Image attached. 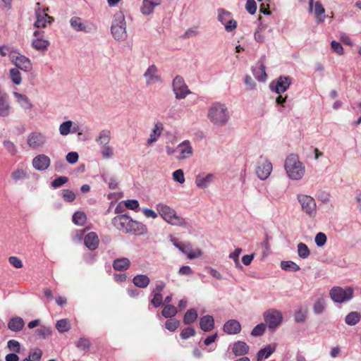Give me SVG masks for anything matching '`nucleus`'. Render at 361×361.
<instances>
[{"label": "nucleus", "mask_w": 361, "mask_h": 361, "mask_svg": "<svg viewBox=\"0 0 361 361\" xmlns=\"http://www.w3.org/2000/svg\"><path fill=\"white\" fill-rule=\"evenodd\" d=\"M326 235L322 232L318 233L314 238L315 243L318 247L324 246L326 243Z\"/></svg>", "instance_id": "13d9d810"}, {"label": "nucleus", "mask_w": 361, "mask_h": 361, "mask_svg": "<svg viewBox=\"0 0 361 361\" xmlns=\"http://www.w3.org/2000/svg\"><path fill=\"white\" fill-rule=\"evenodd\" d=\"M11 111V106L7 99L6 94L0 95V116L5 117L8 116Z\"/></svg>", "instance_id": "2f4dec72"}, {"label": "nucleus", "mask_w": 361, "mask_h": 361, "mask_svg": "<svg viewBox=\"0 0 361 361\" xmlns=\"http://www.w3.org/2000/svg\"><path fill=\"white\" fill-rule=\"evenodd\" d=\"M111 140V133L109 130H102L96 139L97 142L101 145H107Z\"/></svg>", "instance_id": "58836bf2"}, {"label": "nucleus", "mask_w": 361, "mask_h": 361, "mask_svg": "<svg viewBox=\"0 0 361 361\" xmlns=\"http://www.w3.org/2000/svg\"><path fill=\"white\" fill-rule=\"evenodd\" d=\"M177 314V309L172 305H166L162 310V315L165 318L174 317Z\"/></svg>", "instance_id": "c03bdc74"}, {"label": "nucleus", "mask_w": 361, "mask_h": 361, "mask_svg": "<svg viewBox=\"0 0 361 361\" xmlns=\"http://www.w3.org/2000/svg\"><path fill=\"white\" fill-rule=\"evenodd\" d=\"M102 178L111 189H116L118 186V180L114 176L105 173L102 174Z\"/></svg>", "instance_id": "a19ab883"}, {"label": "nucleus", "mask_w": 361, "mask_h": 361, "mask_svg": "<svg viewBox=\"0 0 361 361\" xmlns=\"http://www.w3.org/2000/svg\"><path fill=\"white\" fill-rule=\"evenodd\" d=\"M232 350L235 356L244 355L247 353L249 346L243 341H238L234 343Z\"/></svg>", "instance_id": "473e14b6"}, {"label": "nucleus", "mask_w": 361, "mask_h": 361, "mask_svg": "<svg viewBox=\"0 0 361 361\" xmlns=\"http://www.w3.org/2000/svg\"><path fill=\"white\" fill-rule=\"evenodd\" d=\"M147 85H152L162 82L161 76L157 67L152 64L149 66L143 75Z\"/></svg>", "instance_id": "4468645a"}, {"label": "nucleus", "mask_w": 361, "mask_h": 361, "mask_svg": "<svg viewBox=\"0 0 361 361\" xmlns=\"http://www.w3.org/2000/svg\"><path fill=\"white\" fill-rule=\"evenodd\" d=\"M330 297L336 302H343L353 298V290L350 287L345 288L334 287L330 290Z\"/></svg>", "instance_id": "423d86ee"}, {"label": "nucleus", "mask_w": 361, "mask_h": 361, "mask_svg": "<svg viewBox=\"0 0 361 361\" xmlns=\"http://www.w3.org/2000/svg\"><path fill=\"white\" fill-rule=\"evenodd\" d=\"M132 219L125 214L118 215L112 219L113 225L119 231L128 233Z\"/></svg>", "instance_id": "dca6fc26"}, {"label": "nucleus", "mask_w": 361, "mask_h": 361, "mask_svg": "<svg viewBox=\"0 0 361 361\" xmlns=\"http://www.w3.org/2000/svg\"><path fill=\"white\" fill-rule=\"evenodd\" d=\"M291 81L292 79L290 77L281 76L278 78L276 82H273L270 85V87L277 94H281L288 90L291 84Z\"/></svg>", "instance_id": "f3484780"}, {"label": "nucleus", "mask_w": 361, "mask_h": 361, "mask_svg": "<svg viewBox=\"0 0 361 361\" xmlns=\"http://www.w3.org/2000/svg\"><path fill=\"white\" fill-rule=\"evenodd\" d=\"M48 8L40 9L37 8L35 11L36 16V21L35 22V27L37 28H44L47 27V25H51L54 21V18L49 16L47 11H48Z\"/></svg>", "instance_id": "f8f14e48"}, {"label": "nucleus", "mask_w": 361, "mask_h": 361, "mask_svg": "<svg viewBox=\"0 0 361 361\" xmlns=\"http://www.w3.org/2000/svg\"><path fill=\"white\" fill-rule=\"evenodd\" d=\"M62 197L65 201L68 202H72L75 199V193L72 190L68 189L63 190Z\"/></svg>", "instance_id": "5fc2aeb1"}, {"label": "nucleus", "mask_w": 361, "mask_h": 361, "mask_svg": "<svg viewBox=\"0 0 361 361\" xmlns=\"http://www.w3.org/2000/svg\"><path fill=\"white\" fill-rule=\"evenodd\" d=\"M276 350L275 346L268 345L257 353V361L268 358Z\"/></svg>", "instance_id": "f704fd0d"}, {"label": "nucleus", "mask_w": 361, "mask_h": 361, "mask_svg": "<svg viewBox=\"0 0 361 361\" xmlns=\"http://www.w3.org/2000/svg\"><path fill=\"white\" fill-rule=\"evenodd\" d=\"M179 152V159H185L190 157L192 154V147L188 140H185L177 146Z\"/></svg>", "instance_id": "4be33fe9"}, {"label": "nucleus", "mask_w": 361, "mask_h": 361, "mask_svg": "<svg viewBox=\"0 0 361 361\" xmlns=\"http://www.w3.org/2000/svg\"><path fill=\"white\" fill-rule=\"evenodd\" d=\"M71 325L68 319H61L56 323V329L61 333L68 332L71 329Z\"/></svg>", "instance_id": "c9c22d12"}, {"label": "nucleus", "mask_w": 361, "mask_h": 361, "mask_svg": "<svg viewBox=\"0 0 361 361\" xmlns=\"http://www.w3.org/2000/svg\"><path fill=\"white\" fill-rule=\"evenodd\" d=\"M101 153L104 158H111L114 154L113 148L110 147L109 145H104L102 148Z\"/></svg>", "instance_id": "680f3d73"}, {"label": "nucleus", "mask_w": 361, "mask_h": 361, "mask_svg": "<svg viewBox=\"0 0 361 361\" xmlns=\"http://www.w3.org/2000/svg\"><path fill=\"white\" fill-rule=\"evenodd\" d=\"M125 206L131 210L137 211L139 207V202L136 200H128L124 202Z\"/></svg>", "instance_id": "69168bd1"}, {"label": "nucleus", "mask_w": 361, "mask_h": 361, "mask_svg": "<svg viewBox=\"0 0 361 361\" xmlns=\"http://www.w3.org/2000/svg\"><path fill=\"white\" fill-rule=\"evenodd\" d=\"M113 268L117 271H126L130 266V261L126 257L118 258L113 262Z\"/></svg>", "instance_id": "cd10ccee"}, {"label": "nucleus", "mask_w": 361, "mask_h": 361, "mask_svg": "<svg viewBox=\"0 0 361 361\" xmlns=\"http://www.w3.org/2000/svg\"><path fill=\"white\" fill-rule=\"evenodd\" d=\"M84 242L87 247L91 250H94L98 247L99 240L94 232H90L85 236Z\"/></svg>", "instance_id": "b1692460"}, {"label": "nucleus", "mask_w": 361, "mask_h": 361, "mask_svg": "<svg viewBox=\"0 0 361 361\" xmlns=\"http://www.w3.org/2000/svg\"><path fill=\"white\" fill-rule=\"evenodd\" d=\"M73 221L79 226H82L86 221V215L84 212H76L73 216Z\"/></svg>", "instance_id": "de8ad7c7"}, {"label": "nucleus", "mask_w": 361, "mask_h": 361, "mask_svg": "<svg viewBox=\"0 0 361 361\" xmlns=\"http://www.w3.org/2000/svg\"><path fill=\"white\" fill-rule=\"evenodd\" d=\"M163 301L162 295L159 293H153V298L151 300V304L154 307H159Z\"/></svg>", "instance_id": "052dcab7"}, {"label": "nucleus", "mask_w": 361, "mask_h": 361, "mask_svg": "<svg viewBox=\"0 0 361 361\" xmlns=\"http://www.w3.org/2000/svg\"><path fill=\"white\" fill-rule=\"evenodd\" d=\"M266 329L264 324H259L257 325L252 331L251 334L254 336H259L263 334Z\"/></svg>", "instance_id": "e2e57ef3"}, {"label": "nucleus", "mask_w": 361, "mask_h": 361, "mask_svg": "<svg viewBox=\"0 0 361 361\" xmlns=\"http://www.w3.org/2000/svg\"><path fill=\"white\" fill-rule=\"evenodd\" d=\"M272 169V164L269 160L261 159L256 169V174L260 180H264L269 177Z\"/></svg>", "instance_id": "ddd939ff"}, {"label": "nucleus", "mask_w": 361, "mask_h": 361, "mask_svg": "<svg viewBox=\"0 0 361 361\" xmlns=\"http://www.w3.org/2000/svg\"><path fill=\"white\" fill-rule=\"evenodd\" d=\"M265 27L260 25L255 32V39L258 42H263L265 39Z\"/></svg>", "instance_id": "3c124183"}, {"label": "nucleus", "mask_w": 361, "mask_h": 361, "mask_svg": "<svg viewBox=\"0 0 361 361\" xmlns=\"http://www.w3.org/2000/svg\"><path fill=\"white\" fill-rule=\"evenodd\" d=\"M214 178V175L212 173H201L195 177V185L198 188L206 189L212 183Z\"/></svg>", "instance_id": "a211bd4d"}, {"label": "nucleus", "mask_w": 361, "mask_h": 361, "mask_svg": "<svg viewBox=\"0 0 361 361\" xmlns=\"http://www.w3.org/2000/svg\"><path fill=\"white\" fill-rule=\"evenodd\" d=\"M25 322L21 317H16L11 319L8 323V327L12 331L18 332L23 329Z\"/></svg>", "instance_id": "7c9ffc66"}, {"label": "nucleus", "mask_w": 361, "mask_h": 361, "mask_svg": "<svg viewBox=\"0 0 361 361\" xmlns=\"http://www.w3.org/2000/svg\"><path fill=\"white\" fill-rule=\"evenodd\" d=\"M180 325V322L176 319H170L166 322L165 326L170 331H176Z\"/></svg>", "instance_id": "864d4df0"}, {"label": "nucleus", "mask_w": 361, "mask_h": 361, "mask_svg": "<svg viewBox=\"0 0 361 361\" xmlns=\"http://www.w3.org/2000/svg\"><path fill=\"white\" fill-rule=\"evenodd\" d=\"M195 334V329L191 327H188L182 330L180 336L183 339H187L191 336H193Z\"/></svg>", "instance_id": "0e129e2a"}, {"label": "nucleus", "mask_w": 361, "mask_h": 361, "mask_svg": "<svg viewBox=\"0 0 361 361\" xmlns=\"http://www.w3.org/2000/svg\"><path fill=\"white\" fill-rule=\"evenodd\" d=\"M241 330L240 323L235 319H231L226 322L224 326V331L228 334H236Z\"/></svg>", "instance_id": "393cba45"}, {"label": "nucleus", "mask_w": 361, "mask_h": 361, "mask_svg": "<svg viewBox=\"0 0 361 361\" xmlns=\"http://www.w3.org/2000/svg\"><path fill=\"white\" fill-rule=\"evenodd\" d=\"M173 179L182 184L185 182L184 173L182 169H178L173 173Z\"/></svg>", "instance_id": "bf43d9fd"}, {"label": "nucleus", "mask_w": 361, "mask_h": 361, "mask_svg": "<svg viewBox=\"0 0 361 361\" xmlns=\"http://www.w3.org/2000/svg\"><path fill=\"white\" fill-rule=\"evenodd\" d=\"M7 346L11 351H13L16 353H19L20 350V344L16 340H9L7 343Z\"/></svg>", "instance_id": "6e6d98bb"}, {"label": "nucleus", "mask_w": 361, "mask_h": 361, "mask_svg": "<svg viewBox=\"0 0 361 361\" xmlns=\"http://www.w3.org/2000/svg\"><path fill=\"white\" fill-rule=\"evenodd\" d=\"M325 10L323 8L322 5L319 2H317L314 6V13L317 18L319 20V22H322L324 20V14Z\"/></svg>", "instance_id": "603ef678"}, {"label": "nucleus", "mask_w": 361, "mask_h": 361, "mask_svg": "<svg viewBox=\"0 0 361 361\" xmlns=\"http://www.w3.org/2000/svg\"><path fill=\"white\" fill-rule=\"evenodd\" d=\"M68 180V178L66 176H60L56 179H54L51 182V186L53 188H59L63 185V184L66 183Z\"/></svg>", "instance_id": "338daca9"}, {"label": "nucleus", "mask_w": 361, "mask_h": 361, "mask_svg": "<svg viewBox=\"0 0 361 361\" xmlns=\"http://www.w3.org/2000/svg\"><path fill=\"white\" fill-rule=\"evenodd\" d=\"M266 324L270 329H275L279 326L283 319L282 314L280 311L275 309L267 310L263 314Z\"/></svg>", "instance_id": "1a4fd4ad"}, {"label": "nucleus", "mask_w": 361, "mask_h": 361, "mask_svg": "<svg viewBox=\"0 0 361 361\" xmlns=\"http://www.w3.org/2000/svg\"><path fill=\"white\" fill-rule=\"evenodd\" d=\"M173 90L177 99H183L187 95L190 94L188 86L183 79L180 76H176L173 81Z\"/></svg>", "instance_id": "9d476101"}, {"label": "nucleus", "mask_w": 361, "mask_h": 361, "mask_svg": "<svg viewBox=\"0 0 361 361\" xmlns=\"http://www.w3.org/2000/svg\"><path fill=\"white\" fill-rule=\"evenodd\" d=\"M133 284L140 288H145L150 283V279L145 274H137L133 279Z\"/></svg>", "instance_id": "c756f323"}, {"label": "nucleus", "mask_w": 361, "mask_h": 361, "mask_svg": "<svg viewBox=\"0 0 361 361\" xmlns=\"http://www.w3.org/2000/svg\"><path fill=\"white\" fill-rule=\"evenodd\" d=\"M50 163V159L44 154L37 156L32 161L34 168L39 171H44L47 169L49 166Z\"/></svg>", "instance_id": "aec40b11"}, {"label": "nucleus", "mask_w": 361, "mask_h": 361, "mask_svg": "<svg viewBox=\"0 0 361 361\" xmlns=\"http://www.w3.org/2000/svg\"><path fill=\"white\" fill-rule=\"evenodd\" d=\"M326 307L325 300L323 298H320L317 300V301L314 304V312L317 314L322 313Z\"/></svg>", "instance_id": "a18cd8bd"}, {"label": "nucleus", "mask_w": 361, "mask_h": 361, "mask_svg": "<svg viewBox=\"0 0 361 361\" xmlns=\"http://www.w3.org/2000/svg\"><path fill=\"white\" fill-rule=\"evenodd\" d=\"M9 75L13 84L19 85L22 83V75L20 70L17 68H13L9 70Z\"/></svg>", "instance_id": "e433bc0d"}, {"label": "nucleus", "mask_w": 361, "mask_h": 361, "mask_svg": "<svg viewBox=\"0 0 361 361\" xmlns=\"http://www.w3.org/2000/svg\"><path fill=\"white\" fill-rule=\"evenodd\" d=\"M111 31L114 38L118 41H124L127 38L126 23L122 12L115 13Z\"/></svg>", "instance_id": "20e7f679"}, {"label": "nucleus", "mask_w": 361, "mask_h": 361, "mask_svg": "<svg viewBox=\"0 0 361 361\" xmlns=\"http://www.w3.org/2000/svg\"><path fill=\"white\" fill-rule=\"evenodd\" d=\"M197 319V312L195 309L188 310L183 317V322L185 324H190L193 323Z\"/></svg>", "instance_id": "ea45409f"}, {"label": "nucleus", "mask_w": 361, "mask_h": 361, "mask_svg": "<svg viewBox=\"0 0 361 361\" xmlns=\"http://www.w3.org/2000/svg\"><path fill=\"white\" fill-rule=\"evenodd\" d=\"M298 256L302 259L307 258L310 255V249L303 243H299L297 246Z\"/></svg>", "instance_id": "79ce46f5"}, {"label": "nucleus", "mask_w": 361, "mask_h": 361, "mask_svg": "<svg viewBox=\"0 0 361 361\" xmlns=\"http://www.w3.org/2000/svg\"><path fill=\"white\" fill-rule=\"evenodd\" d=\"M207 117L214 125L223 126L228 122L230 113L225 104L216 102L209 107Z\"/></svg>", "instance_id": "f257e3e1"}, {"label": "nucleus", "mask_w": 361, "mask_h": 361, "mask_svg": "<svg viewBox=\"0 0 361 361\" xmlns=\"http://www.w3.org/2000/svg\"><path fill=\"white\" fill-rule=\"evenodd\" d=\"M40 35V32L38 30H36L34 32V36L37 38L34 39L32 42V47L37 50V51H44L46 50L49 45V42L47 39H44L42 38H39V36Z\"/></svg>", "instance_id": "5701e85b"}, {"label": "nucleus", "mask_w": 361, "mask_h": 361, "mask_svg": "<svg viewBox=\"0 0 361 361\" xmlns=\"http://www.w3.org/2000/svg\"><path fill=\"white\" fill-rule=\"evenodd\" d=\"M163 128L161 123H157L154 125L152 132L149 135V137L147 140V144L152 145L160 137Z\"/></svg>", "instance_id": "72a5a7b5"}, {"label": "nucleus", "mask_w": 361, "mask_h": 361, "mask_svg": "<svg viewBox=\"0 0 361 361\" xmlns=\"http://www.w3.org/2000/svg\"><path fill=\"white\" fill-rule=\"evenodd\" d=\"M298 200L301 204L302 211L310 217H314L317 214V204L314 199L307 195H300Z\"/></svg>", "instance_id": "0eeeda50"}, {"label": "nucleus", "mask_w": 361, "mask_h": 361, "mask_svg": "<svg viewBox=\"0 0 361 361\" xmlns=\"http://www.w3.org/2000/svg\"><path fill=\"white\" fill-rule=\"evenodd\" d=\"M128 233H133L139 235H144L147 233V228L142 223L132 219Z\"/></svg>", "instance_id": "bb28decb"}, {"label": "nucleus", "mask_w": 361, "mask_h": 361, "mask_svg": "<svg viewBox=\"0 0 361 361\" xmlns=\"http://www.w3.org/2000/svg\"><path fill=\"white\" fill-rule=\"evenodd\" d=\"M73 126L71 121H68L62 123L59 126V132L61 135H67L71 133V129Z\"/></svg>", "instance_id": "09e8293b"}, {"label": "nucleus", "mask_w": 361, "mask_h": 361, "mask_svg": "<svg viewBox=\"0 0 361 361\" xmlns=\"http://www.w3.org/2000/svg\"><path fill=\"white\" fill-rule=\"evenodd\" d=\"M281 268L286 271L295 272L300 270V267L293 261H281Z\"/></svg>", "instance_id": "4c0bfd02"}, {"label": "nucleus", "mask_w": 361, "mask_h": 361, "mask_svg": "<svg viewBox=\"0 0 361 361\" xmlns=\"http://www.w3.org/2000/svg\"><path fill=\"white\" fill-rule=\"evenodd\" d=\"M156 209L161 218L168 224L177 226H185L186 225L185 220L167 204L159 203L157 204Z\"/></svg>", "instance_id": "7ed1b4c3"}, {"label": "nucleus", "mask_w": 361, "mask_h": 361, "mask_svg": "<svg viewBox=\"0 0 361 361\" xmlns=\"http://www.w3.org/2000/svg\"><path fill=\"white\" fill-rule=\"evenodd\" d=\"M171 241L181 252L186 255L190 259L199 258L202 256V251L200 248L192 249V244L190 243H180L176 238H171Z\"/></svg>", "instance_id": "39448f33"}, {"label": "nucleus", "mask_w": 361, "mask_h": 361, "mask_svg": "<svg viewBox=\"0 0 361 361\" xmlns=\"http://www.w3.org/2000/svg\"><path fill=\"white\" fill-rule=\"evenodd\" d=\"M284 167L288 177L293 180H301L305 173V167L303 163L300 161L298 156L295 154H290L287 157Z\"/></svg>", "instance_id": "f03ea898"}, {"label": "nucleus", "mask_w": 361, "mask_h": 361, "mask_svg": "<svg viewBox=\"0 0 361 361\" xmlns=\"http://www.w3.org/2000/svg\"><path fill=\"white\" fill-rule=\"evenodd\" d=\"M46 142V137L41 133H32L27 137V144L32 148H37Z\"/></svg>", "instance_id": "6ab92c4d"}, {"label": "nucleus", "mask_w": 361, "mask_h": 361, "mask_svg": "<svg viewBox=\"0 0 361 361\" xmlns=\"http://www.w3.org/2000/svg\"><path fill=\"white\" fill-rule=\"evenodd\" d=\"M218 19L224 25L225 30L227 32H232L237 27V22L233 19L231 13L224 9L219 10Z\"/></svg>", "instance_id": "9b49d317"}, {"label": "nucleus", "mask_w": 361, "mask_h": 361, "mask_svg": "<svg viewBox=\"0 0 361 361\" xmlns=\"http://www.w3.org/2000/svg\"><path fill=\"white\" fill-rule=\"evenodd\" d=\"M13 94L16 97V102L21 107L25 109H31L32 108V104L26 95L17 92H13Z\"/></svg>", "instance_id": "c85d7f7f"}, {"label": "nucleus", "mask_w": 361, "mask_h": 361, "mask_svg": "<svg viewBox=\"0 0 361 361\" xmlns=\"http://www.w3.org/2000/svg\"><path fill=\"white\" fill-rule=\"evenodd\" d=\"M200 329L205 331H211L214 327V319L212 316L205 315L200 319Z\"/></svg>", "instance_id": "a878e982"}, {"label": "nucleus", "mask_w": 361, "mask_h": 361, "mask_svg": "<svg viewBox=\"0 0 361 361\" xmlns=\"http://www.w3.org/2000/svg\"><path fill=\"white\" fill-rule=\"evenodd\" d=\"M42 355V352L40 349H35L33 352L30 353L28 359L30 361H39Z\"/></svg>", "instance_id": "774afa93"}, {"label": "nucleus", "mask_w": 361, "mask_h": 361, "mask_svg": "<svg viewBox=\"0 0 361 361\" xmlns=\"http://www.w3.org/2000/svg\"><path fill=\"white\" fill-rule=\"evenodd\" d=\"M161 0H143L140 7L141 13L145 16H148L154 12L156 6L161 4Z\"/></svg>", "instance_id": "412c9836"}, {"label": "nucleus", "mask_w": 361, "mask_h": 361, "mask_svg": "<svg viewBox=\"0 0 361 361\" xmlns=\"http://www.w3.org/2000/svg\"><path fill=\"white\" fill-rule=\"evenodd\" d=\"M90 341L88 338L82 337L80 338L76 342L75 345L77 348L83 350H88L90 347Z\"/></svg>", "instance_id": "8fccbe9b"}, {"label": "nucleus", "mask_w": 361, "mask_h": 361, "mask_svg": "<svg viewBox=\"0 0 361 361\" xmlns=\"http://www.w3.org/2000/svg\"><path fill=\"white\" fill-rule=\"evenodd\" d=\"M242 252L241 248H236L233 252L229 255V257L235 262V264L236 267H240V264L239 262V256Z\"/></svg>", "instance_id": "4d7b16f0"}, {"label": "nucleus", "mask_w": 361, "mask_h": 361, "mask_svg": "<svg viewBox=\"0 0 361 361\" xmlns=\"http://www.w3.org/2000/svg\"><path fill=\"white\" fill-rule=\"evenodd\" d=\"M72 28L77 32H90L95 30L94 26L89 23H84L79 17L74 16L70 20Z\"/></svg>", "instance_id": "2eb2a0df"}, {"label": "nucleus", "mask_w": 361, "mask_h": 361, "mask_svg": "<svg viewBox=\"0 0 361 361\" xmlns=\"http://www.w3.org/2000/svg\"><path fill=\"white\" fill-rule=\"evenodd\" d=\"M360 320V314L356 312L349 313L345 317V323L348 325L353 326L357 324Z\"/></svg>", "instance_id": "37998d69"}, {"label": "nucleus", "mask_w": 361, "mask_h": 361, "mask_svg": "<svg viewBox=\"0 0 361 361\" xmlns=\"http://www.w3.org/2000/svg\"><path fill=\"white\" fill-rule=\"evenodd\" d=\"M11 62L18 68L25 72H30L32 70V63L31 61L26 56L17 53L13 52L10 54Z\"/></svg>", "instance_id": "6e6552de"}, {"label": "nucleus", "mask_w": 361, "mask_h": 361, "mask_svg": "<svg viewBox=\"0 0 361 361\" xmlns=\"http://www.w3.org/2000/svg\"><path fill=\"white\" fill-rule=\"evenodd\" d=\"M254 75L259 81H265L267 79L265 66L263 64H261L257 69L254 70Z\"/></svg>", "instance_id": "49530a36"}]
</instances>
